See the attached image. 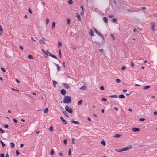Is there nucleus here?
<instances>
[{"mask_svg": "<svg viewBox=\"0 0 157 157\" xmlns=\"http://www.w3.org/2000/svg\"><path fill=\"white\" fill-rule=\"evenodd\" d=\"M71 101V97L69 96H66L64 97L63 102L64 103H70Z\"/></svg>", "mask_w": 157, "mask_h": 157, "instance_id": "f257e3e1", "label": "nucleus"}, {"mask_svg": "<svg viewBox=\"0 0 157 157\" xmlns=\"http://www.w3.org/2000/svg\"><path fill=\"white\" fill-rule=\"evenodd\" d=\"M65 109L67 111L71 114L73 112V110L72 108H69V107L67 105L65 106Z\"/></svg>", "mask_w": 157, "mask_h": 157, "instance_id": "f03ea898", "label": "nucleus"}, {"mask_svg": "<svg viewBox=\"0 0 157 157\" xmlns=\"http://www.w3.org/2000/svg\"><path fill=\"white\" fill-rule=\"evenodd\" d=\"M112 6L113 9H115L117 6V4L115 0H113V3H112Z\"/></svg>", "mask_w": 157, "mask_h": 157, "instance_id": "7ed1b4c3", "label": "nucleus"}, {"mask_svg": "<svg viewBox=\"0 0 157 157\" xmlns=\"http://www.w3.org/2000/svg\"><path fill=\"white\" fill-rule=\"evenodd\" d=\"M47 53L49 54V55L51 57H52L54 58H55L56 59H57V57L55 56L54 55H53L52 54H51V53H49L48 50H47Z\"/></svg>", "mask_w": 157, "mask_h": 157, "instance_id": "20e7f679", "label": "nucleus"}, {"mask_svg": "<svg viewBox=\"0 0 157 157\" xmlns=\"http://www.w3.org/2000/svg\"><path fill=\"white\" fill-rule=\"evenodd\" d=\"M60 118L61 120L63 122V123L65 124H67V122L63 118V117H60Z\"/></svg>", "mask_w": 157, "mask_h": 157, "instance_id": "39448f33", "label": "nucleus"}, {"mask_svg": "<svg viewBox=\"0 0 157 157\" xmlns=\"http://www.w3.org/2000/svg\"><path fill=\"white\" fill-rule=\"evenodd\" d=\"M132 130L134 132L139 131H140V129L137 128H132Z\"/></svg>", "mask_w": 157, "mask_h": 157, "instance_id": "423d86ee", "label": "nucleus"}, {"mask_svg": "<svg viewBox=\"0 0 157 157\" xmlns=\"http://www.w3.org/2000/svg\"><path fill=\"white\" fill-rule=\"evenodd\" d=\"M71 121L74 124H77V125H79L80 124V123L78 122V121L73 120H71Z\"/></svg>", "mask_w": 157, "mask_h": 157, "instance_id": "0eeeda50", "label": "nucleus"}, {"mask_svg": "<svg viewBox=\"0 0 157 157\" xmlns=\"http://www.w3.org/2000/svg\"><path fill=\"white\" fill-rule=\"evenodd\" d=\"M132 148V146L129 145V146H128L127 147H126L124 148V151H125L127 150L131 149Z\"/></svg>", "mask_w": 157, "mask_h": 157, "instance_id": "6e6552de", "label": "nucleus"}, {"mask_svg": "<svg viewBox=\"0 0 157 157\" xmlns=\"http://www.w3.org/2000/svg\"><path fill=\"white\" fill-rule=\"evenodd\" d=\"M61 93L63 95H65L66 94V91L65 90L63 89H62L61 91Z\"/></svg>", "mask_w": 157, "mask_h": 157, "instance_id": "1a4fd4ad", "label": "nucleus"}, {"mask_svg": "<svg viewBox=\"0 0 157 157\" xmlns=\"http://www.w3.org/2000/svg\"><path fill=\"white\" fill-rule=\"evenodd\" d=\"M39 42L41 44H45V42L42 39H40L39 40Z\"/></svg>", "mask_w": 157, "mask_h": 157, "instance_id": "9d476101", "label": "nucleus"}, {"mask_svg": "<svg viewBox=\"0 0 157 157\" xmlns=\"http://www.w3.org/2000/svg\"><path fill=\"white\" fill-rule=\"evenodd\" d=\"M151 29L153 31H154V28L155 25V24L154 23H151Z\"/></svg>", "mask_w": 157, "mask_h": 157, "instance_id": "9b49d317", "label": "nucleus"}, {"mask_svg": "<svg viewBox=\"0 0 157 157\" xmlns=\"http://www.w3.org/2000/svg\"><path fill=\"white\" fill-rule=\"evenodd\" d=\"M89 33L91 36H93L94 35L93 31L92 29H90L89 31Z\"/></svg>", "mask_w": 157, "mask_h": 157, "instance_id": "f8f14e48", "label": "nucleus"}, {"mask_svg": "<svg viewBox=\"0 0 157 157\" xmlns=\"http://www.w3.org/2000/svg\"><path fill=\"white\" fill-rule=\"evenodd\" d=\"M63 86L64 87H66L67 88H70L69 86L68 85V84L66 83H63L62 84Z\"/></svg>", "mask_w": 157, "mask_h": 157, "instance_id": "ddd939ff", "label": "nucleus"}, {"mask_svg": "<svg viewBox=\"0 0 157 157\" xmlns=\"http://www.w3.org/2000/svg\"><path fill=\"white\" fill-rule=\"evenodd\" d=\"M103 21H104V22L105 23H106L108 22V19L106 17H104L103 18Z\"/></svg>", "mask_w": 157, "mask_h": 157, "instance_id": "4468645a", "label": "nucleus"}, {"mask_svg": "<svg viewBox=\"0 0 157 157\" xmlns=\"http://www.w3.org/2000/svg\"><path fill=\"white\" fill-rule=\"evenodd\" d=\"M54 64L57 67V69L58 71H59L60 69V67L57 64H56L55 63H54Z\"/></svg>", "mask_w": 157, "mask_h": 157, "instance_id": "2eb2a0df", "label": "nucleus"}, {"mask_svg": "<svg viewBox=\"0 0 157 157\" xmlns=\"http://www.w3.org/2000/svg\"><path fill=\"white\" fill-rule=\"evenodd\" d=\"M118 97L119 98L121 99L124 98H125V96L123 94H121L119 95Z\"/></svg>", "mask_w": 157, "mask_h": 157, "instance_id": "dca6fc26", "label": "nucleus"}, {"mask_svg": "<svg viewBox=\"0 0 157 157\" xmlns=\"http://www.w3.org/2000/svg\"><path fill=\"white\" fill-rule=\"evenodd\" d=\"M3 32V30L2 28V26L0 25V35H1Z\"/></svg>", "mask_w": 157, "mask_h": 157, "instance_id": "f3484780", "label": "nucleus"}, {"mask_svg": "<svg viewBox=\"0 0 157 157\" xmlns=\"http://www.w3.org/2000/svg\"><path fill=\"white\" fill-rule=\"evenodd\" d=\"M76 15H77V18L78 19V20H79V21H81L80 17V15L79 14V13H77Z\"/></svg>", "mask_w": 157, "mask_h": 157, "instance_id": "a211bd4d", "label": "nucleus"}, {"mask_svg": "<svg viewBox=\"0 0 157 157\" xmlns=\"http://www.w3.org/2000/svg\"><path fill=\"white\" fill-rule=\"evenodd\" d=\"M48 108H46L44 110V113H48Z\"/></svg>", "mask_w": 157, "mask_h": 157, "instance_id": "6ab92c4d", "label": "nucleus"}, {"mask_svg": "<svg viewBox=\"0 0 157 157\" xmlns=\"http://www.w3.org/2000/svg\"><path fill=\"white\" fill-rule=\"evenodd\" d=\"M62 112L63 113V114L66 116L67 117H68V114L67 113V112L65 111H62Z\"/></svg>", "mask_w": 157, "mask_h": 157, "instance_id": "aec40b11", "label": "nucleus"}, {"mask_svg": "<svg viewBox=\"0 0 157 157\" xmlns=\"http://www.w3.org/2000/svg\"><path fill=\"white\" fill-rule=\"evenodd\" d=\"M97 34L98 35H99L101 37H102L103 39L104 38V37L103 36L102 34L100 33H99L98 31V32L97 33Z\"/></svg>", "mask_w": 157, "mask_h": 157, "instance_id": "412c9836", "label": "nucleus"}, {"mask_svg": "<svg viewBox=\"0 0 157 157\" xmlns=\"http://www.w3.org/2000/svg\"><path fill=\"white\" fill-rule=\"evenodd\" d=\"M11 148H13L15 147V144L13 142L10 143Z\"/></svg>", "mask_w": 157, "mask_h": 157, "instance_id": "4be33fe9", "label": "nucleus"}, {"mask_svg": "<svg viewBox=\"0 0 157 157\" xmlns=\"http://www.w3.org/2000/svg\"><path fill=\"white\" fill-rule=\"evenodd\" d=\"M53 85L54 86V87H56V85L57 84V82H56V81H53Z\"/></svg>", "mask_w": 157, "mask_h": 157, "instance_id": "5701e85b", "label": "nucleus"}, {"mask_svg": "<svg viewBox=\"0 0 157 157\" xmlns=\"http://www.w3.org/2000/svg\"><path fill=\"white\" fill-rule=\"evenodd\" d=\"M86 87L85 86H83L81 87L80 88V89L82 90H84L86 89Z\"/></svg>", "mask_w": 157, "mask_h": 157, "instance_id": "b1692460", "label": "nucleus"}, {"mask_svg": "<svg viewBox=\"0 0 157 157\" xmlns=\"http://www.w3.org/2000/svg\"><path fill=\"white\" fill-rule=\"evenodd\" d=\"M55 26V22H53L52 23V29H53Z\"/></svg>", "mask_w": 157, "mask_h": 157, "instance_id": "393cba45", "label": "nucleus"}, {"mask_svg": "<svg viewBox=\"0 0 157 157\" xmlns=\"http://www.w3.org/2000/svg\"><path fill=\"white\" fill-rule=\"evenodd\" d=\"M150 87V86H149V85L146 86H144V87L143 89H148V88H149Z\"/></svg>", "mask_w": 157, "mask_h": 157, "instance_id": "a878e982", "label": "nucleus"}, {"mask_svg": "<svg viewBox=\"0 0 157 157\" xmlns=\"http://www.w3.org/2000/svg\"><path fill=\"white\" fill-rule=\"evenodd\" d=\"M101 144H102L104 146H105L106 145L105 142L103 140H102L101 142Z\"/></svg>", "mask_w": 157, "mask_h": 157, "instance_id": "bb28decb", "label": "nucleus"}, {"mask_svg": "<svg viewBox=\"0 0 157 157\" xmlns=\"http://www.w3.org/2000/svg\"><path fill=\"white\" fill-rule=\"evenodd\" d=\"M28 58L31 59H33V56L31 55H29L28 57Z\"/></svg>", "mask_w": 157, "mask_h": 157, "instance_id": "cd10ccee", "label": "nucleus"}, {"mask_svg": "<svg viewBox=\"0 0 157 157\" xmlns=\"http://www.w3.org/2000/svg\"><path fill=\"white\" fill-rule=\"evenodd\" d=\"M82 100H80L78 102V105H80L82 104Z\"/></svg>", "mask_w": 157, "mask_h": 157, "instance_id": "c85d7f7f", "label": "nucleus"}, {"mask_svg": "<svg viewBox=\"0 0 157 157\" xmlns=\"http://www.w3.org/2000/svg\"><path fill=\"white\" fill-rule=\"evenodd\" d=\"M54 150H53V149H52L51 150V152H50V155H53L54 154Z\"/></svg>", "mask_w": 157, "mask_h": 157, "instance_id": "c756f323", "label": "nucleus"}, {"mask_svg": "<svg viewBox=\"0 0 157 157\" xmlns=\"http://www.w3.org/2000/svg\"><path fill=\"white\" fill-rule=\"evenodd\" d=\"M121 136V134H117L115 135L114 137H115L118 138V137H119Z\"/></svg>", "mask_w": 157, "mask_h": 157, "instance_id": "7c9ffc66", "label": "nucleus"}, {"mask_svg": "<svg viewBox=\"0 0 157 157\" xmlns=\"http://www.w3.org/2000/svg\"><path fill=\"white\" fill-rule=\"evenodd\" d=\"M116 82L117 83H119L121 82V80L119 78H117L116 80Z\"/></svg>", "mask_w": 157, "mask_h": 157, "instance_id": "2f4dec72", "label": "nucleus"}, {"mask_svg": "<svg viewBox=\"0 0 157 157\" xmlns=\"http://www.w3.org/2000/svg\"><path fill=\"white\" fill-rule=\"evenodd\" d=\"M68 3L70 5H71L73 4V1L72 0H69L68 1Z\"/></svg>", "mask_w": 157, "mask_h": 157, "instance_id": "473e14b6", "label": "nucleus"}, {"mask_svg": "<svg viewBox=\"0 0 157 157\" xmlns=\"http://www.w3.org/2000/svg\"><path fill=\"white\" fill-rule=\"evenodd\" d=\"M42 51L44 53H45V54H46V55L48 56V54L47 53V51H45L44 50H42Z\"/></svg>", "mask_w": 157, "mask_h": 157, "instance_id": "72a5a7b5", "label": "nucleus"}, {"mask_svg": "<svg viewBox=\"0 0 157 157\" xmlns=\"http://www.w3.org/2000/svg\"><path fill=\"white\" fill-rule=\"evenodd\" d=\"M117 21V19L116 18H113L112 19V21L114 23H115Z\"/></svg>", "mask_w": 157, "mask_h": 157, "instance_id": "f704fd0d", "label": "nucleus"}, {"mask_svg": "<svg viewBox=\"0 0 157 157\" xmlns=\"http://www.w3.org/2000/svg\"><path fill=\"white\" fill-rule=\"evenodd\" d=\"M0 142L2 144V147H3L5 146V144L2 141H0Z\"/></svg>", "mask_w": 157, "mask_h": 157, "instance_id": "c9c22d12", "label": "nucleus"}, {"mask_svg": "<svg viewBox=\"0 0 157 157\" xmlns=\"http://www.w3.org/2000/svg\"><path fill=\"white\" fill-rule=\"evenodd\" d=\"M110 97L111 98H117V95H112L110 96Z\"/></svg>", "mask_w": 157, "mask_h": 157, "instance_id": "e433bc0d", "label": "nucleus"}, {"mask_svg": "<svg viewBox=\"0 0 157 157\" xmlns=\"http://www.w3.org/2000/svg\"><path fill=\"white\" fill-rule=\"evenodd\" d=\"M67 22L68 24H69L70 22V20L69 18H68L67 20Z\"/></svg>", "mask_w": 157, "mask_h": 157, "instance_id": "4c0bfd02", "label": "nucleus"}, {"mask_svg": "<svg viewBox=\"0 0 157 157\" xmlns=\"http://www.w3.org/2000/svg\"><path fill=\"white\" fill-rule=\"evenodd\" d=\"M4 133V131L2 129L0 128V133Z\"/></svg>", "mask_w": 157, "mask_h": 157, "instance_id": "58836bf2", "label": "nucleus"}, {"mask_svg": "<svg viewBox=\"0 0 157 157\" xmlns=\"http://www.w3.org/2000/svg\"><path fill=\"white\" fill-rule=\"evenodd\" d=\"M62 46V43L60 42L59 41L58 42V47H60Z\"/></svg>", "mask_w": 157, "mask_h": 157, "instance_id": "ea45409f", "label": "nucleus"}, {"mask_svg": "<svg viewBox=\"0 0 157 157\" xmlns=\"http://www.w3.org/2000/svg\"><path fill=\"white\" fill-rule=\"evenodd\" d=\"M16 156H18L19 155V152L18 150H16Z\"/></svg>", "mask_w": 157, "mask_h": 157, "instance_id": "a19ab883", "label": "nucleus"}, {"mask_svg": "<svg viewBox=\"0 0 157 157\" xmlns=\"http://www.w3.org/2000/svg\"><path fill=\"white\" fill-rule=\"evenodd\" d=\"M101 100L102 101H107V99L106 98H103L102 99H101Z\"/></svg>", "mask_w": 157, "mask_h": 157, "instance_id": "79ce46f5", "label": "nucleus"}, {"mask_svg": "<svg viewBox=\"0 0 157 157\" xmlns=\"http://www.w3.org/2000/svg\"><path fill=\"white\" fill-rule=\"evenodd\" d=\"M1 69L3 72H6V70L3 67H1Z\"/></svg>", "mask_w": 157, "mask_h": 157, "instance_id": "37998d69", "label": "nucleus"}, {"mask_svg": "<svg viewBox=\"0 0 157 157\" xmlns=\"http://www.w3.org/2000/svg\"><path fill=\"white\" fill-rule=\"evenodd\" d=\"M49 21V19L48 18H47L46 20V24H48V23Z\"/></svg>", "mask_w": 157, "mask_h": 157, "instance_id": "c03bdc74", "label": "nucleus"}, {"mask_svg": "<svg viewBox=\"0 0 157 157\" xmlns=\"http://www.w3.org/2000/svg\"><path fill=\"white\" fill-rule=\"evenodd\" d=\"M72 142H71V143L72 144H74L75 143V141H74V140H75V139L74 138H72Z\"/></svg>", "mask_w": 157, "mask_h": 157, "instance_id": "a18cd8bd", "label": "nucleus"}, {"mask_svg": "<svg viewBox=\"0 0 157 157\" xmlns=\"http://www.w3.org/2000/svg\"><path fill=\"white\" fill-rule=\"evenodd\" d=\"M28 11L29 13L32 14V11L31 10L30 8H29L28 9Z\"/></svg>", "mask_w": 157, "mask_h": 157, "instance_id": "49530a36", "label": "nucleus"}, {"mask_svg": "<svg viewBox=\"0 0 157 157\" xmlns=\"http://www.w3.org/2000/svg\"><path fill=\"white\" fill-rule=\"evenodd\" d=\"M59 55L60 56V57L61 58V50L60 49L59 50Z\"/></svg>", "mask_w": 157, "mask_h": 157, "instance_id": "de8ad7c7", "label": "nucleus"}, {"mask_svg": "<svg viewBox=\"0 0 157 157\" xmlns=\"http://www.w3.org/2000/svg\"><path fill=\"white\" fill-rule=\"evenodd\" d=\"M49 130L50 131H52L53 130V127L52 126H51L49 128Z\"/></svg>", "mask_w": 157, "mask_h": 157, "instance_id": "09e8293b", "label": "nucleus"}, {"mask_svg": "<svg viewBox=\"0 0 157 157\" xmlns=\"http://www.w3.org/2000/svg\"><path fill=\"white\" fill-rule=\"evenodd\" d=\"M145 119L144 118H140L139 120L140 121H144V120H145Z\"/></svg>", "mask_w": 157, "mask_h": 157, "instance_id": "8fccbe9b", "label": "nucleus"}, {"mask_svg": "<svg viewBox=\"0 0 157 157\" xmlns=\"http://www.w3.org/2000/svg\"><path fill=\"white\" fill-rule=\"evenodd\" d=\"M115 151H117V152H121V149H116L115 150Z\"/></svg>", "mask_w": 157, "mask_h": 157, "instance_id": "3c124183", "label": "nucleus"}, {"mask_svg": "<svg viewBox=\"0 0 157 157\" xmlns=\"http://www.w3.org/2000/svg\"><path fill=\"white\" fill-rule=\"evenodd\" d=\"M99 51L101 53H102L103 52V49H100L99 50Z\"/></svg>", "mask_w": 157, "mask_h": 157, "instance_id": "603ef678", "label": "nucleus"}, {"mask_svg": "<svg viewBox=\"0 0 157 157\" xmlns=\"http://www.w3.org/2000/svg\"><path fill=\"white\" fill-rule=\"evenodd\" d=\"M4 127L5 128H8L9 127V126L7 124H4Z\"/></svg>", "mask_w": 157, "mask_h": 157, "instance_id": "864d4df0", "label": "nucleus"}, {"mask_svg": "<svg viewBox=\"0 0 157 157\" xmlns=\"http://www.w3.org/2000/svg\"><path fill=\"white\" fill-rule=\"evenodd\" d=\"M93 29H94V32L97 33L98 32V30L94 28V27L93 28Z\"/></svg>", "mask_w": 157, "mask_h": 157, "instance_id": "5fc2aeb1", "label": "nucleus"}, {"mask_svg": "<svg viewBox=\"0 0 157 157\" xmlns=\"http://www.w3.org/2000/svg\"><path fill=\"white\" fill-rule=\"evenodd\" d=\"M71 149H70L69 150V151H68V155L70 156L71 155Z\"/></svg>", "mask_w": 157, "mask_h": 157, "instance_id": "6e6d98bb", "label": "nucleus"}, {"mask_svg": "<svg viewBox=\"0 0 157 157\" xmlns=\"http://www.w3.org/2000/svg\"><path fill=\"white\" fill-rule=\"evenodd\" d=\"M131 66L132 67H134V64L132 61H131Z\"/></svg>", "mask_w": 157, "mask_h": 157, "instance_id": "4d7b16f0", "label": "nucleus"}, {"mask_svg": "<svg viewBox=\"0 0 157 157\" xmlns=\"http://www.w3.org/2000/svg\"><path fill=\"white\" fill-rule=\"evenodd\" d=\"M126 68V67L124 66H123L121 67V69L123 70H124Z\"/></svg>", "mask_w": 157, "mask_h": 157, "instance_id": "13d9d810", "label": "nucleus"}, {"mask_svg": "<svg viewBox=\"0 0 157 157\" xmlns=\"http://www.w3.org/2000/svg\"><path fill=\"white\" fill-rule=\"evenodd\" d=\"M4 155L3 154L1 153L0 154V157H4Z\"/></svg>", "mask_w": 157, "mask_h": 157, "instance_id": "bf43d9fd", "label": "nucleus"}, {"mask_svg": "<svg viewBox=\"0 0 157 157\" xmlns=\"http://www.w3.org/2000/svg\"><path fill=\"white\" fill-rule=\"evenodd\" d=\"M19 48L21 49V50H23V47L21 46V45H20L19 46Z\"/></svg>", "mask_w": 157, "mask_h": 157, "instance_id": "052dcab7", "label": "nucleus"}, {"mask_svg": "<svg viewBox=\"0 0 157 157\" xmlns=\"http://www.w3.org/2000/svg\"><path fill=\"white\" fill-rule=\"evenodd\" d=\"M63 143L65 144H66L67 143V140L65 139V140H64Z\"/></svg>", "mask_w": 157, "mask_h": 157, "instance_id": "680f3d73", "label": "nucleus"}, {"mask_svg": "<svg viewBox=\"0 0 157 157\" xmlns=\"http://www.w3.org/2000/svg\"><path fill=\"white\" fill-rule=\"evenodd\" d=\"M100 88L101 90H103L104 89V87L103 86H100Z\"/></svg>", "mask_w": 157, "mask_h": 157, "instance_id": "e2e57ef3", "label": "nucleus"}, {"mask_svg": "<svg viewBox=\"0 0 157 157\" xmlns=\"http://www.w3.org/2000/svg\"><path fill=\"white\" fill-rule=\"evenodd\" d=\"M80 8L82 9V11H84V7H83V6L82 5L80 6Z\"/></svg>", "mask_w": 157, "mask_h": 157, "instance_id": "0e129e2a", "label": "nucleus"}, {"mask_svg": "<svg viewBox=\"0 0 157 157\" xmlns=\"http://www.w3.org/2000/svg\"><path fill=\"white\" fill-rule=\"evenodd\" d=\"M109 16L110 18H112L113 17V15L112 14H110L109 15Z\"/></svg>", "mask_w": 157, "mask_h": 157, "instance_id": "69168bd1", "label": "nucleus"}, {"mask_svg": "<svg viewBox=\"0 0 157 157\" xmlns=\"http://www.w3.org/2000/svg\"><path fill=\"white\" fill-rule=\"evenodd\" d=\"M13 121L15 123H17V120L15 119H13Z\"/></svg>", "mask_w": 157, "mask_h": 157, "instance_id": "338daca9", "label": "nucleus"}, {"mask_svg": "<svg viewBox=\"0 0 157 157\" xmlns=\"http://www.w3.org/2000/svg\"><path fill=\"white\" fill-rule=\"evenodd\" d=\"M23 146H24V144H21L20 145V147L21 148H22V147H23Z\"/></svg>", "mask_w": 157, "mask_h": 157, "instance_id": "774afa93", "label": "nucleus"}]
</instances>
